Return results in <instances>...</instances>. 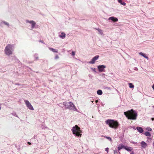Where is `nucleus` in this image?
<instances>
[{
	"label": "nucleus",
	"mask_w": 154,
	"mask_h": 154,
	"mask_svg": "<svg viewBox=\"0 0 154 154\" xmlns=\"http://www.w3.org/2000/svg\"><path fill=\"white\" fill-rule=\"evenodd\" d=\"M97 105L99 107L100 106V103H98L97 104Z\"/></svg>",
	"instance_id": "38"
},
{
	"label": "nucleus",
	"mask_w": 154,
	"mask_h": 154,
	"mask_svg": "<svg viewBox=\"0 0 154 154\" xmlns=\"http://www.w3.org/2000/svg\"><path fill=\"white\" fill-rule=\"evenodd\" d=\"M59 58V57L58 55L57 54H56L55 55V58H54L55 59H58Z\"/></svg>",
	"instance_id": "34"
},
{
	"label": "nucleus",
	"mask_w": 154,
	"mask_h": 154,
	"mask_svg": "<svg viewBox=\"0 0 154 154\" xmlns=\"http://www.w3.org/2000/svg\"><path fill=\"white\" fill-rule=\"evenodd\" d=\"M63 104L65 106L66 109H69L73 111H77V109L76 108L74 105L71 102H64L63 103Z\"/></svg>",
	"instance_id": "4"
},
{
	"label": "nucleus",
	"mask_w": 154,
	"mask_h": 154,
	"mask_svg": "<svg viewBox=\"0 0 154 154\" xmlns=\"http://www.w3.org/2000/svg\"><path fill=\"white\" fill-rule=\"evenodd\" d=\"M14 45L8 44L6 46L4 51L6 55L9 56L12 54L14 50Z\"/></svg>",
	"instance_id": "3"
},
{
	"label": "nucleus",
	"mask_w": 154,
	"mask_h": 154,
	"mask_svg": "<svg viewBox=\"0 0 154 154\" xmlns=\"http://www.w3.org/2000/svg\"><path fill=\"white\" fill-rule=\"evenodd\" d=\"M134 70L136 71H137L138 70L137 68L136 67H134Z\"/></svg>",
	"instance_id": "35"
},
{
	"label": "nucleus",
	"mask_w": 154,
	"mask_h": 154,
	"mask_svg": "<svg viewBox=\"0 0 154 154\" xmlns=\"http://www.w3.org/2000/svg\"><path fill=\"white\" fill-rule=\"evenodd\" d=\"M100 103V104L102 106H104V104H103V103L101 102V103Z\"/></svg>",
	"instance_id": "40"
},
{
	"label": "nucleus",
	"mask_w": 154,
	"mask_h": 154,
	"mask_svg": "<svg viewBox=\"0 0 154 154\" xmlns=\"http://www.w3.org/2000/svg\"><path fill=\"white\" fill-rule=\"evenodd\" d=\"M105 88V89H107L108 90H110V87H106Z\"/></svg>",
	"instance_id": "37"
},
{
	"label": "nucleus",
	"mask_w": 154,
	"mask_h": 154,
	"mask_svg": "<svg viewBox=\"0 0 154 154\" xmlns=\"http://www.w3.org/2000/svg\"><path fill=\"white\" fill-rule=\"evenodd\" d=\"M152 120L153 121L154 120V118H152Z\"/></svg>",
	"instance_id": "45"
},
{
	"label": "nucleus",
	"mask_w": 154,
	"mask_h": 154,
	"mask_svg": "<svg viewBox=\"0 0 154 154\" xmlns=\"http://www.w3.org/2000/svg\"><path fill=\"white\" fill-rule=\"evenodd\" d=\"M51 51H52L54 53H57L58 52V50L57 49H54L52 48H51L49 47L48 48Z\"/></svg>",
	"instance_id": "17"
},
{
	"label": "nucleus",
	"mask_w": 154,
	"mask_h": 154,
	"mask_svg": "<svg viewBox=\"0 0 154 154\" xmlns=\"http://www.w3.org/2000/svg\"><path fill=\"white\" fill-rule=\"evenodd\" d=\"M133 148L131 147H128L127 146L125 147V149L128 152H133Z\"/></svg>",
	"instance_id": "13"
},
{
	"label": "nucleus",
	"mask_w": 154,
	"mask_h": 154,
	"mask_svg": "<svg viewBox=\"0 0 154 154\" xmlns=\"http://www.w3.org/2000/svg\"><path fill=\"white\" fill-rule=\"evenodd\" d=\"M96 29V30H97V29Z\"/></svg>",
	"instance_id": "48"
},
{
	"label": "nucleus",
	"mask_w": 154,
	"mask_h": 154,
	"mask_svg": "<svg viewBox=\"0 0 154 154\" xmlns=\"http://www.w3.org/2000/svg\"><path fill=\"white\" fill-rule=\"evenodd\" d=\"M12 57H13L12 59H15L16 58V57L15 56H13V57L12 56Z\"/></svg>",
	"instance_id": "42"
},
{
	"label": "nucleus",
	"mask_w": 154,
	"mask_h": 154,
	"mask_svg": "<svg viewBox=\"0 0 154 154\" xmlns=\"http://www.w3.org/2000/svg\"><path fill=\"white\" fill-rule=\"evenodd\" d=\"M152 140V138L150 137H147V141L148 142L150 143L151 141Z\"/></svg>",
	"instance_id": "26"
},
{
	"label": "nucleus",
	"mask_w": 154,
	"mask_h": 154,
	"mask_svg": "<svg viewBox=\"0 0 154 154\" xmlns=\"http://www.w3.org/2000/svg\"><path fill=\"white\" fill-rule=\"evenodd\" d=\"M118 1L119 3L124 6L126 5V3L124 2H122V0H118Z\"/></svg>",
	"instance_id": "20"
},
{
	"label": "nucleus",
	"mask_w": 154,
	"mask_h": 154,
	"mask_svg": "<svg viewBox=\"0 0 154 154\" xmlns=\"http://www.w3.org/2000/svg\"><path fill=\"white\" fill-rule=\"evenodd\" d=\"M72 131L73 134L79 137H81L82 135L81 133L82 131L80 130V128L78 125H75V126L73 127Z\"/></svg>",
	"instance_id": "5"
},
{
	"label": "nucleus",
	"mask_w": 154,
	"mask_h": 154,
	"mask_svg": "<svg viewBox=\"0 0 154 154\" xmlns=\"http://www.w3.org/2000/svg\"><path fill=\"white\" fill-rule=\"evenodd\" d=\"M125 146H124L123 144L121 143L120 144V145H119L118 147V150L119 151L123 148L125 149Z\"/></svg>",
	"instance_id": "14"
},
{
	"label": "nucleus",
	"mask_w": 154,
	"mask_h": 154,
	"mask_svg": "<svg viewBox=\"0 0 154 154\" xmlns=\"http://www.w3.org/2000/svg\"><path fill=\"white\" fill-rule=\"evenodd\" d=\"M131 143H132L133 144H135L136 145H137L138 144V143L136 142H135L132 141L131 142Z\"/></svg>",
	"instance_id": "31"
},
{
	"label": "nucleus",
	"mask_w": 154,
	"mask_h": 154,
	"mask_svg": "<svg viewBox=\"0 0 154 154\" xmlns=\"http://www.w3.org/2000/svg\"><path fill=\"white\" fill-rule=\"evenodd\" d=\"M108 20H111L112 21L114 22H117L118 21V19L114 17H109L108 19Z\"/></svg>",
	"instance_id": "10"
},
{
	"label": "nucleus",
	"mask_w": 154,
	"mask_h": 154,
	"mask_svg": "<svg viewBox=\"0 0 154 154\" xmlns=\"http://www.w3.org/2000/svg\"><path fill=\"white\" fill-rule=\"evenodd\" d=\"M95 102L97 104L98 103H101V101H100V100H95Z\"/></svg>",
	"instance_id": "30"
},
{
	"label": "nucleus",
	"mask_w": 154,
	"mask_h": 154,
	"mask_svg": "<svg viewBox=\"0 0 154 154\" xmlns=\"http://www.w3.org/2000/svg\"><path fill=\"white\" fill-rule=\"evenodd\" d=\"M140 144H141V148L145 149L147 146V144L144 141L141 142Z\"/></svg>",
	"instance_id": "11"
},
{
	"label": "nucleus",
	"mask_w": 154,
	"mask_h": 154,
	"mask_svg": "<svg viewBox=\"0 0 154 154\" xmlns=\"http://www.w3.org/2000/svg\"><path fill=\"white\" fill-rule=\"evenodd\" d=\"M105 123L110 127L116 129H117L119 125L117 121L114 119H107L105 121Z\"/></svg>",
	"instance_id": "2"
},
{
	"label": "nucleus",
	"mask_w": 154,
	"mask_h": 154,
	"mask_svg": "<svg viewBox=\"0 0 154 154\" xmlns=\"http://www.w3.org/2000/svg\"><path fill=\"white\" fill-rule=\"evenodd\" d=\"M97 93L98 95H101L103 94V92L101 90H99L97 91Z\"/></svg>",
	"instance_id": "21"
},
{
	"label": "nucleus",
	"mask_w": 154,
	"mask_h": 154,
	"mask_svg": "<svg viewBox=\"0 0 154 154\" xmlns=\"http://www.w3.org/2000/svg\"><path fill=\"white\" fill-rule=\"evenodd\" d=\"M124 132H125V130L123 131V134H124Z\"/></svg>",
	"instance_id": "47"
},
{
	"label": "nucleus",
	"mask_w": 154,
	"mask_h": 154,
	"mask_svg": "<svg viewBox=\"0 0 154 154\" xmlns=\"http://www.w3.org/2000/svg\"><path fill=\"white\" fill-rule=\"evenodd\" d=\"M124 114L128 119L135 120L137 116V113L133 109L124 112Z\"/></svg>",
	"instance_id": "1"
},
{
	"label": "nucleus",
	"mask_w": 154,
	"mask_h": 154,
	"mask_svg": "<svg viewBox=\"0 0 154 154\" xmlns=\"http://www.w3.org/2000/svg\"><path fill=\"white\" fill-rule=\"evenodd\" d=\"M60 38L62 39H64L65 38L66 34L64 32H62L60 35H59Z\"/></svg>",
	"instance_id": "16"
},
{
	"label": "nucleus",
	"mask_w": 154,
	"mask_h": 154,
	"mask_svg": "<svg viewBox=\"0 0 154 154\" xmlns=\"http://www.w3.org/2000/svg\"><path fill=\"white\" fill-rule=\"evenodd\" d=\"M75 52L72 51V52L71 55L72 56H74L75 55Z\"/></svg>",
	"instance_id": "33"
},
{
	"label": "nucleus",
	"mask_w": 154,
	"mask_h": 154,
	"mask_svg": "<svg viewBox=\"0 0 154 154\" xmlns=\"http://www.w3.org/2000/svg\"><path fill=\"white\" fill-rule=\"evenodd\" d=\"M136 129L137 131L140 133H142L143 131V128L141 127H137Z\"/></svg>",
	"instance_id": "15"
},
{
	"label": "nucleus",
	"mask_w": 154,
	"mask_h": 154,
	"mask_svg": "<svg viewBox=\"0 0 154 154\" xmlns=\"http://www.w3.org/2000/svg\"><path fill=\"white\" fill-rule=\"evenodd\" d=\"M139 54L140 55L142 56L145 58L148 59V57L145 54L142 52H140L139 53Z\"/></svg>",
	"instance_id": "18"
},
{
	"label": "nucleus",
	"mask_w": 154,
	"mask_h": 154,
	"mask_svg": "<svg viewBox=\"0 0 154 154\" xmlns=\"http://www.w3.org/2000/svg\"><path fill=\"white\" fill-rule=\"evenodd\" d=\"M27 143L28 144H29V145H31V143H30V142H27Z\"/></svg>",
	"instance_id": "39"
},
{
	"label": "nucleus",
	"mask_w": 154,
	"mask_h": 154,
	"mask_svg": "<svg viewBox=\"0 0 154 154\" xmlns=\"http://www.w3.org/2000/svg\"><path fill=\"white\" fill-rule=\"evenodd\" d=\"M143 134H144L147 137H150L151 136V133L148 131H146V132L143 133Z\"/></svg>",
	"instance_id": "19"
},
{
	"label": "nucleus",
	"mask_w": 154,
	"mask_h": 154,
	"mask_svg": "<svg viewBox=\"0 0 154 154\" xmlns=\"http://www.w3.org/2000/svg\"><path fill=\"white\" fill-rule=\"evenodd\" d=\"M99 55H96L94 56L92 59L91 61H90L88 63L90 64H94L95 63V61L97 60L99 58Z\"/></svg>",
	"instance_id": "9"
},
{
	"label": "nucleus",
	"mask_w": 154,
	"mask_h": 154,
	"mask_svg": "<svg viewBox=\"0 0 154 154\" xmlns=\"http://www.w3.org/2000/svg\"><path fill=\"white\" fill-rule=\"evenodd\" d=\"M94 72L97 73V72L96 70V69L95 68H93L92 67L90 68Z\"/></svg>",
	"instance_id": "29"
},
{
	"label": "nucleus",
	"mask_w": 154,
	"mask_h": 154,
	"mask_svg": "<svg viewBox=\"0 0 154 154\" xmlns=\"http://www.w3.org/2000/svg\"><path fill=\"white\" fill-rule=\"evenodd\" d=\"M25 102L28 109L31 110L34 109L33 106L28 100H25Z\"/></svg>",
	"instance_id": "8"
},
{
	"label": "nucleus",
	"mask_w": 154,
	"mask_h": 154,
	"mask_svg": "<svg viewBox=\"0 0 154 154\" xmlns=\"http://www.w3.org/2000/svg\"><path fill=\"white\" fill-rule=\"evenodd\" d=\"M152 88L153 89V90H154V84L153 85H152Z\"/></svg>",
	"instance_id": "41"
},
{
	"label": "nucleus",
	"mask_w": 154,
	"mask_h": 154,
	"mask_svg": "<svg viewBox=\"0 0 154 154\" xmlns=\"http://www.w3.org/2000/svg\"><path fill=\"white\" fill-rule=\"evenodd\" d=\"M98 71L99 72H105V70L104 69L106 68V66L103 65H100L97 66Z\"/></svg>",
	"instance_id": "7"
},
{
	"label": "nucleus",
	"mask_w": 154,
	"mask_h": 154,
	"mask_svg": "<svg viewBox=\"0 0 154 154\" xmlns=\"http://www.w3.org/2000/svg\"><path fill=\"white\" fill-rule=\"evenodd\" d=\"M26 22L27 23H29L31 24V28L32 29L37 27L38 25L33 20L29 21L28 20H26Z\"/></svg>",
	"instance_id": "6"
},
{
	"label": "nucleus",
	"mask_w": 154,
	"mask_h": 154,
	"mask_svg": "<svg viewBox=\"0 0 154 154\" xmlns=\"http://www.w3.org/2000/svg\"><path fill=\"white\" fill-rule=\"evenodd\" d=\"M106 138L110 141H112V139L109 137H106Z\"/></svg>",
	"instance_id": "32"
},
{
	"label": "nucleus",
	"mask_w": 154,
	"mask_h": 154,
	"mask_svg": "<svg viewBox=\"0 0 154 154\" xmlns=\"http://www.w3.org/2000/svg\"><path fill=\"white\" fill-rule=\"evenodd\" d=\"M109 149L107 147V148H105V151H107V152H108V151H109Z\"/></svg>",
	"instance_id": "36"
},
{
	"label": "nucleus",
	"mask_w": 154,
	"mask_h": 154,
	"mask_svg": "<svg viewBox=\"0 0 154 154\" xmlns=\"http://www.w3.org/2000/svg\"><path fill=\"white\" fill-rule=\"evenodd\" d=\"M4 24L7 26L8 27H9V23L5 21H2L0 23V26H2Z\"/></svg>",
	"instance_id": "12"
},
{
	"label": "nucleus",
	"mask_w": 154,
	"mask_h": 154,
	"mask_svg": "<svg viewBox=\"0 0 154 154\" xmlns=\"http://www.w3.org/2000/svg\"><path fill=\"white\" fill-rule=\"evenodd\" d=\"M11 114L13 116H15L16 117H17L18 118V117L17 115L16 114V113L15 112H14Z\"/></svg>",
	"instance_id": "25"
},
{
	"label": "nucleus",
	"mask_w": 154,
	"mask_h": 154,
	"mask_svg": "<svg viewBox=\"0 0 154 154\" xmlns=\"http://www.w3.org/2000/svg\"><path fill=\"white\" fill-rule=\"evenodd\" d=\"M146 130L149 131H151L152 130L151 128L149 127H147L146 128Z\"/></svg>",
	"instance_id": "28"
},
{
	"label": "nucleus",
	"mask_w": 154,
	"mask_h": 154,
	"mask_svg": "<svg viewBox=\"0 0 154 154\" xmlns=\"http://www.w3.org/2000/svg\"><path fill=\"white\" fill-rule=\"evenodd\" d=\"M103 75H105V74H103Z\"/></svg>",
	"instance_id": "49"
},
{
	"label": "nucleus",
	"mask_w": 154,
	"mask_h": 154,
	"mask_svg": "<svg viewBox=\"0 0 154 154\" xmlns=\"http://www.w3.org/2000/svg\"><path fill=\"white\" fill-rule=\"evenodd\" d=\"M34 57L35 59V60H38V55L37 54H35L34 55Z\"/></svg>",
	"instance_id": "22"
},
{
	"label": "nucleus",
	"mask_w": 154,
	"mask_h": 154,
	"mask_svg": "<svg viewBox=\"0 0 154 154\" xmlns=\"http://www.w3.org/2000/svg\"><path fill=\"white\" fill-rule=\"evenodd\" d=\"M114 152L115 154L119 153L121 154L120 152L118 150H117L116 149L114 150Z\"/></svg>",
	"instance_id": "24"
},
{
	"label": "nucleus",
	"mask_w": 154,
	"mask_h": 154,
	"mask_svg": "<svg viewBox=\"0 0 154 154\" xmlns=\"http://www.w3.org/2000/svg\"><path fill=\"white\" fill-rule=\"evenodd\" d=\"M97 30L98 31V32L100 34H101V35L103 34V33L102 32V30L101 29H97Z\"/></svg>",
	"instance_id": "27"
},
{
	"label": "nucleus",
	"mask_w": 154,
	"mask_h": 154,
	"mask_svg": "<svg viewBox=\"0 0 154 154\" xmlns=\"http://www.w3.org/2000/svg\"><path fill=\"white\" fill-rule=\"evenodd\" d=\"M129 87L131 88H134V85L132 83H129Z\"/></svg>",
	"instance_id": "23"
},
{
	"label": "nucleus",
	"mask_w": 154,
	"mask_h": 154,
	"mask_svg": "<svg viewBox=\"0 0 154 154\" xmlns=\"http://www.w3.org/2000/svg\"><path fill=\"white\" fill-rule=\"evenodd\" d=\"M130 154H134V152H132L130 153Z\"/></svg>",
	"instance_id": "44"
},
{
	"label": "nucleus",
	"mask_w": 154,
	"mask_h": 154,
	"mask_svg": "<svg viewBox=\"0 0 154 154\" xmlns=\"http://www.w3.org/2000/svg\"><path fill=\"white\" fill-rule=\"evenodd\" d=\"M91 103H93V101H91Z\"/></svg>",
	"instance_id": "46"
},
{
	"label": "nucleus",
	"mask_w": 154,
	"mask_h": 154,
	"mask_svg": "<svg viewBox=\"0 0 154 154\" xmlns=\"http://www.w3.org/2000/svg\"><path fill=\"white\" fill-rule=\"evenodd\" d=\"M16 85H20L19 83H16L15 84Z\"/></svg>",
	"instance_id": "43"
}]
</instances>
